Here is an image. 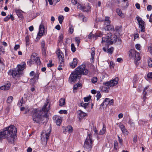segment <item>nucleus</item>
Masks as SVG:
<instances>
[{
  "label": "nucleus",
  "instance_id": "60",
  "mask_svg": "<svg viewBox=\"0 0 152 152\" xmlns=\"http://www.w3.org/2000/svg\"><path fill=\"white\" fill-rule=\"evenodd\" d=\"M10 19V15H8L5 17L4 19V21L5 22L7 21Z\"/></svg>",
  "mask_w": 152,
  "mask_h": 152
},
{
  "label": "nucleus",
  "instance_id": "56",
  "mask_svg": "<svg viewBox=\"0 0 152 152\" xmlns=\"http://www.w3.org/2000/svg\"><path fill=\"white\" fill-rule=\"evenodd\" d=\"M128 123L129 124H130L132 126H133L134 125V122L130 119H129Z\"/></svg>",
  "mask_w": 152,
  "mask_h": 152
},
{
  "label": "nucleus",
  "instance_id": "2",
  "mask_svg": "<svg viewBox=\"0 0 152 152\" xmlns=\"http://www.w3.org/2000/svg\"><path fill=\"white\" fill-rule=\"evenodd\" d=\"M17 133V129L13 125L4 128L0 132V141L6 138L9 143L14 144L15 136Z\"/></svg>",
  "mask_w": 152,
  "mask_h": 152
},
{
  "label": "nucleus",
  "instance_id": "22",
  "mask_svg": "<svg viewBox=\"0 0 152 152\" xmlns=\"http://www.w3.org/2000/svg\"><path fill=\"white\" fill-rule=\"evenodd\" d=\"M79 115L78 117L79 120L80 121L85 117L86 114V113L83 112L80 110H79Z\"/></svg>",
  "mask_w": 152,
  "mask_h": 152
},
{
  "label": "nucleus",
  "instance_id": "53",
  "mask_svg": "<svg viewBox=\"0 0 152 152\" xmlns=\"http://www.w3.org/2000/svg\"><path fill=\"white\" fill-rule=\"evenodd\" d=\"M147 77L149 79H152V72L148 73Z\"/></svg>",
  "mask_w": 152,
  "mask_h": 152
},
{
  "label": "nucleus",
  "instance_id": "54",
  "mask_svg": "<svg viewBox=\"0 0 152 152\" xmlns=\"http://www.w3.org/2000/svg\"><path fill=\"white\" fill-rule=\"evenodd\" d=\"M118 140L119 143L121 145H123V140L118 135Z\"/></svg>",
  "mask_w": 152,
  "mask_h": 152
},
{
  "label": "nucleus",
  "instance_id": "26",
  "mask_svg": "<svg viewBox=\"0 0 152 152\" xmlns=\"http://www.w3.org/2000/svg\"><path fill=\"white\" fill-rule=\"evenodd\" d=\"M64 130L65 132H68L69 133H72L73 131V128L70 125H68L67 127H65Z\"/></svg>",
  "mask_w": 152,
  "mask_h": 152
},
{
  "label": "nucleus",
  "instance_id": "51",
  "mask_svg": "<svg viewBox=\"0 0 152 152\" xmlns=\"http://www.w3.org/2000/svg\"><path fill=\"white\" fill-rule=\"evenodd\" d=\"M114 103V100L113 99H110V100L109 101V103L107 104H109L110 105H113V104Z\"/></svg>",
  "mask_w": 152,
  "mask_h": 152
},
{
  "label": "nucleus",
  "instance_id": "16",
  "mask_svg": "<svg viewBox=\"0 0 152 152\" xmlns=\"http://www.w3.org/2000/svg\"><path fill=\"white\" fill-rule=\"evenodd\" d=\"M11 84L10 82H7V83H5L4 86L0 87V90H7L10 88Z\"/></svg>",
  "mask_w": 152,
  "mask_h": 152
},
{
  "label": "nucleus",
  "instance_id": "63",
  "mask_svg": "<svg viewBox=\"0 0 152 152\" xmlns=\"http://www.w3.org/2000/svg\"><path fill=\"white\" fill-rule=\"evenodd\" d=\"M147 9L148 11H151L152 9V6L150 5H148L147 7Z\"/></svg>",
  "mask_w": 152,
  "mask_h": 152
},
{
  "label": "nucleus",
  "instance_id": "35",
  "mask_svg": "<svg viewBox=\"0 0 152 152\" xmlns=\"http://www.w3.org/2000/svg\"><path fill=\"white\" fill-rule=\"evenodd\" d=\"M13 97L12 96H9L7 100V102L8 103L10 104L11 103L13 100Z\"/></svg>",
  "mask_w": 152,
  "mask_h": 152
},
{
  "label": "nucleus",
  "instance_id": "58",
  "mask_svg": "<svg viewBox=\"0 0 152 152\" xmlns=\"http://www.w3.org/2000/svg\"><path fill=\"white\" fill-rule=\"evenodd\" d=\"M75 40L76 42L77 43L78 45L80 42V39L78 37H76L75 38Z\"/></svg>",
  "mask_w": 152,
  "mask_h": 152
},
{
  "label": "nucleus",
  "instance_id": "42",
  "mask_svg": "<svg viewBox=\"0 0 152 152\" xmlns=\"http://www.w3.org/2000/svg\"><path fill=\"white\" fill-rule=\"evenodd\" d=\"M91 82H92L94 83L95 84L96 83L97 81V78L96 77H93L92 79H91Z\"/></svg>",
  "mask_w": 152,
  "mask_h": 152
},
{
  "label": "nucleus",
  "instance_id": "47",
  "mask_svg": "<svg viewBox=\"0 0 152 152\" xmlns=\"http://www.w3.org/2000/svg\"><path fill=\"white\" fill-rule=\"evenodd\" d=\"M23 102V98L22 97L20 101V102L18 103V105L19 107L21 106Z\"/></svg>",
  "mask_w": 152,
  "mask_h": 152
},
{
  "label": "nucleus",
  "instance_id": "27",
  "mask_svg": "<svg viewBox=\"0 0 152 152\" xmlns=\"http://www.w3.org/2000/svg\"><path fill=\"white\" fill-rule=\"evenodd\" d=\"M115 1L114 0H111L109 1L107 3L108 6H109L110 7H111L115 5Z\"/></svg>",
  "mask_w": 152,
  "mask_h": 152
},
{
  "label": "nucleus",
  "instance_id": "8",
  "mask_svg": "<svg viewBox=\"0 0 152 152\" xmlns=\"http://www.w3.org/2000/svg\"><path fill=\"white\" fill-rule=\"evenodd\" d=\"M78 74L75 70L72 72L69 79V81L70 82H75L77 79H80L81 77Z\"/></svg>",
  "mask_w": 152,
  "mask_h": 152
},
{
  "label": "nucleus",
  "instance_id": "24",
  "mask_svg": "<svg viewBox=\"0 0 152 152\" xmlns=\"http://www.w3.org/2000/svg\"><path fill=\"white\" fill-rule=\"evenodd\" d=\"M57 55L58 58L59 59H64V54L61 51L59 50L57 53Z\"/></svg>",
  "mask_w": 152,
  "mask_h": 152
},
{
  "label": "nucleus",
  "instance_id": "45",
  "mask_svg": "<svg viewBox=\"0 0 152 152\" xmlns=\"http://www.w3.org/2000/svg\"><path fill=\"white\" fill-rule=\"evenodd\" d=\"M4 67V65L3 62L0 59V72L1 70L3 69V68Z\"/></svg>",
  "mask_w": 152,
  "mask_h": 152
},
{
  "label": "nucleus",
  "instance_id": "62",
  "mask_svg": "<svg viewBox=\"0 0 152 152\" xmlns=\"http://www.w3.org/2000/svg\"><path fill=\"white\" fill-rule=\"evenodd\" d=\"M110 100V99L108 98H106L104 100V102H105V105H107L108 104H107L109 103V101Z\"/></svg>",
  "mask_w": 152,
  "mask_h": 152
},
{
  "label": "nucleus",
  "instance_id": "15",
  "mask_svg": "<svg viewBox=\"0 0 152 152\" xmlns=\"http://www.w3.org/2000/svg\"><path fill=\"white\" fill-rule=\"evenodd\" d=\"M149 86H146L145 87L143 90V97H142V99H143V102L142 103V106H144L145 104V99L146 98V95L147 94V91H148V90H147V89L148 88Z\"/></svg>",
  "mask_w": 152,
  "mask_h": 152
},
{
  "label": "nucleus",
  "instance_id": "31",
  "mask_svg": "<svg viewBox=\"0 0 152 152\" xmlns=\"http://www.w3.org/2000/svg\"><path fill=\"white\" fill-rule=\"evenodd\" d=\"M106 132V126L104 125H103L102 129L99 132V135H103Z\"/></svg>",
  "mask_w": 152,
  "mask_h": 152
},
{
  "label": "nucleus",
  "instance_id": "40",
  "mask_svg": "<svg viewBox=\"0 0 152 152\" xmlns=\"http://www.w3.org/2000/svg\"><path fill=\"white\" fill-rule=\"evenodd\" d=\"M117 14L120 16H121L122 15V13L121 10L119 8H117L116 10Z\"/></svg>",
  "mask_w": 152,
  "mask_h": 152
},
{
  "label": "nucleus",
  "instance_id": "46",
  "mask_svg": "<svg viewBox=\"0 0 152 152\" xmlns=\"http://www.w3.org/2000/svg\"><path fill=\"white\" fill-rule=\"evenodd\" d=\"M74 28L72 25L70 26L69 27V32L71 34H72L73 32Z\"/></svg>",
  "mask_w": 152,
  "mask_h": 152
},
{
  "label": "nucleus",
  "instance_id": "57",
  "mask_svg": "<svg viewBox=\"0 0 152 152\" xmlns=\"http://www.w3.org/2000/svg\"><path fill=\"white\" fill-rule=\"evenodd\" d=\"M34 64V62L33 61H31V60H30L29 61H28L27 62V65H28L30 66H31L32 64Z\"/></svg>",
  "mask_w": 152,
  "mask_h": 152
},
{
  "label": "nucleus",
  "instance_id": "14",
  "mask_svg": "<svg viewBox=\"0 0 152 152\" xmlns=\"http://www.w3.org/2000/svg\"><path fill=\"white\" fill-rule=\"evenodd\" d=\"M53 119L57 126H60L61 123V117L58 115H55L53 117Z\"/></svg>",
  "mask_w": 152,
  "mask_h": 152
},
{
  "label": "nucleus",
  "instance_id": "9",
  "mask_svg": "<svg viewBox=\"0 0 152 152\" xmlns=\"http://www.w3.org/2000/svg\"><path fill=\"white\" fill-rule=\"evenodd\" d=\"M44 30L45 27L43 23L42 22L39 26V32L37 34V36L36 40V41H38L40 37L43 35H45V33Z\"/></svg>",
  "mask_w": 152,
  "mask_h": 152
},
{
  "label": "nucleus",
  "instance_id": "6",
  "mask_svg": "<svg viewBox=\"0 0 152 152\" xmlns=\"http://www.w3.org/2000/svg\"><path fill=\"white\" fill-rule=\"evenodd\" d=\"M129 56L134 59V63L136 65H137V62L140 59V54L134 49H132L129 51Z\"/></svg>",
  "mask_w": 152,
  "mask_h": 152
},
{
  "label": "nucleus",
  "instance_id": "64",
  "mask_svg": "<svg viewBox=\"0 0 152 152\" xmlns=\"http://www.w3.org/2000/svg\"><path fill=\"white\" fill-rule=\"evenodd\" d=\"M135 47L138 50H140V45L139 44H137L135 45Z\"/></svg>",
  "mask_w": 152,
  "mask_h": 152
},
{
  "label": "nucleus",
  "instance_id": "28",
  "mask_svg": "<svg viewBox=\"0 0 152 152\" xmlns=\"http://www.w3.org/2000/svg\"><path fill=\"white\" fill-rule=\"evenodd\" d=\"M102 86L101 89L103 91H105L106 92H108L110 89V86Z\"/></svg>",
  "mask_w": 152,
  "mask_h": 152
},
{
  "label": "nucleus",
  "instance_id": "32",
  "mask_svg": "<svg viewBox=\"0 0 152 152\" xmlns=\"http://www.w3.org/2000/svg\"><path fill=\"white\" fill-rule=\"evenodd\" d=\"M146 25H141V26H139V28H140L139 32H144L145 31V28Z\"/></svg>",
  "mask_w": 152,
  "mask_h": 152
},
{
  "label": "nucleus",
  "instance_id": "25",
  "mask_svg": "<svg viewBox=\"0 0 152 152\" xmlns=\"http://www.w3.org/2000/svg\"><path fill=\"white\" fill-rule=\"evenodd\" d=\"M105 30L112 31L113 30V31L114 28L113 25H110V24H107V23L106 24V26L105 27Z\"/></svg>",
  "mask_w": 152,
  "mask_h": 152
},
{
  "label": "nucleus",
  "instance_id": "33",
  "mask_svg": "<svg viewBox=\"0 0 152 152\" xmlns=\"http://www.w3.org/2000/svg\"><path fill=\"white\" fill-rule=\"evenodd\" d=\"M64 38L63 35L62 34H61L58 38V44H61L62 43Z\"/></svg>",
  "mask_w": 152,
  "mask_h": 152
},
{
  "label": "nucleus",
  "instance_id": "44",
  "mask_svg": "<svg viewBox=\"0 0 152 152\" xmlns=\"http://www.w3.org/2000/svg\"><path fill=\"white\" fill-rule=\"evenodd\" d=\"M148 66L150 67L152 66V58H149L148 59Z\"/></svg>",
  "mask_w": 152,
  "mask_h": 152
},
{
  "label": "nucleus",
  "instance_id": "4",
  "mask_svg": "<svg viewBox=\"0 0 152 152\" xmlns=\"http://www.w3.org/2000/svg\"><path fill=\"white\" fill-rule=\"evenodd\" d=\"M86 67L85 64H82L76 68L75 70L78 73V75L81 77L82 75H86L88 74L89 71Z\"/></svg>",
  "mask_w": 152,
  "mask_h": 152
},
{
  "label": "nucleus",
  "instance_id": "20",
  "mask_svg": "<svg viewBox=\"0 0 152 152\" xmlns=\"http://www.w3.org/2000/svg\"><path fill=\"white\" fill-rule=\"evenodd\" d=\"M104 52H106L109 54H112L114 50V48L113 47H111L108 48L107 50L106 48L105 47H103L102 48Z\"/></svg>",
  "mask_w": 152,
  "mask_h": 152
},
{
  "label": "nucleus",
  "instance_id": "11",
  "mask_svg": "<svg viewBox=\"0 0 152 152\" xmlns=\"http://www.w3.org/2000/svg\"><path fill=\"white\" fill-rule=\"evenodd\" d=\"M36 53H33L30 58L31 61H33L34 63H36L37 65H40L41 64V61L40 58L36 56Z\"/></svg>",
  "mask_w": 152,
  "mask_h": 152
},
{
  "label": "nucleus",
  "instance_id": "50",
  "mask_svg": "<svg viewBox=\"0 0 152 152\" xmlns=\"http://www.w3.org/2000/svg\"><path fill=\"white\" fill-rule=\"evenodd\" d=\"M138 24L139 26H141V25H146L145 22L143 20H141V21H140L139 22V23H138Z\"/></svg>",
  "mask_w": 152,
  "mask_h": 152
},
{
  "label": "nucleus",
  "instance_id": "5",
  "mask_svg": "<svg viewBox=\"0 0 152 152\" xmlns=\"http://www.w3.org/2000/svg\"><path fill=\"white\" fill-rule=\"evenodd\" d=\"M92 134H88L84 143V147L86 149L90 150L92 147V145L93 142L92 140Z\"/></svg>",
  "mask_w": 152,
  "mask_h": 152
},
{
  "label": "nucleus",
  "instance_id": "59",
  "mask_svg": "<svg viewBox=\"0 0 152 152\" xmlns=\"http://www.w3.org/2000/svg\"><path fill=\"white\" fill-rule=\"evenodd\" d=\"M137 76L136 75L134 76L133 78V83H135L137 81Z\"/></svg>",
  "mask_w": 152,
  "mask_h": 152
},
{
  "label": "nucleus",
  "instance_id": "49",
  "mask_svg": "<svg viewBox=\"0 0 152 152\" xmlns=\"http://www.w3.org/2000/svg\"><path fill=\"white\" fill-rule=\"evenodd\" d=\"M91 98V96L85 97L84 98V101L85 102H88Z\"/></svg>",
  "mask_w": 152,
  "mask_h": 152
},
{
  "label": "nucleus",
  "instance_id": "1",
  "mask_svg": "<svg viewBox=\"0 0 152 152\" xmlns=\"http://www.w3.org/2000/svg\"><path fill=\"white\" fill-rule=\"evenodd\" d=\"M49 102L47 101L42 109H34L33 110V120L37 123L40 124L43 121V118H47L50 109V104L48 105Z\"/></svg>",
  "mask_w": 152,
  "mask_h": 152
},
{
  "label": "nucleus",
  "instance_id": "37",
  "mask_svg": "<svg viewBox=\"0 0 152 152\" xmlns=\"http://www.w3.org/2000/svg\"><path fill=\"white\" fill-rule=\"evenodd\" d=\"M64 59H60L59 60V66H62L64 65Z\"/></svg>",
  "mask_w": 152,
  "mask_h": 152
},
{
  "label": "nucleus",
  "instance_id": "48",
  "mask_svg": "<svg viewBox=\"0 0 152 152\" xmlns=\"http://www.w3.org/2000/svg\"><path fill=\"white\" fill-rule=\"evenodd\" d=\"M96 97H97V100H98L101 97V95L99 92L97 93V94L96 95Z\"/></svg>",
  "mask_w": 152,
  "mask_h": 152
},
{
  "label": "nucleus",
  "instance_id": "39",
  "mask_svg": "<svg viewBox=\"0 0 152 152\" xmlns=\"http://www.w3.org/2000/svg\"><path fill=\"white\" fill-rule=\"evenodd\" d=\"M110 18L108 17H106L105 18V24H110V21L109 20Z\"/></svg>",
  "mask_w": 152,
  "mask_h": 152
},
{
  "label": "nucleus",
  "instance_id": "18",
  "mask_svg": "<svg viewBox=\"0 0 152 152\" xmlns=\"http://www.w3.org/2000/svg\"><path fill=\"white\" fill-rule=\"evenodd\" d=\"M77 64V59L76 58H74L73 61L69 63L70 67L72 68H75Z\"/></svg>",
  "mask_w": 152,
  "mask_h": 152
},
{
  "label": "nucleus",
  "instance_id": "7",
  "mask_svg": "<svg viewBox=\"0 0 152 152\" xmlns=\"http://www.w3.org/2000/svg\"><path fill=\"white\" fill-rule=\"evenodd\" d=\"M51 132L50 129H48L45 132H42L41 134V140L43 144H46L50 134Z\"/></svg>",
  "mask_w": 152,
  "mask_h": 152
},
{
  "label": "nucleus",
  "instance_id": "21",
  "mask_svg": "<svg viewBox=\"0 0 152 152\" xmlns=\"http://www.w3.org/2000/svg\"><path fill=\"white\" fill-rule=\"evenodd\" d=\"M122 30V27L121 26H116L115 28H114V29H113L114 31H115L117 32L119 34L121 33Z\"/></svg>",
  "mask_w": 152,
  "mask_h": 152
},
{
  "label": "nucleus",
  "instance_id": "13",
  "mask_svg": "<svg viewBox=\"0 0 152 152\" xmlns=\"http://www.w3.org/2000/svg\"><path fill=\"white\" fill-rule=\"evenodd\" d=\"M80 8L82 11L88 12L91 10V7L90 4L88 3H87L84 5H81Z\"/></svg>",
  "mask_w": 152,
  "mask_h": 152
},
{
  "label": "nucleus",
  "instance_id": "17",
  "mask_svg": "<svg viewBox=\"0 0 152 152\" xmlns=\"http://www.w3.org/2000/svg\"><path fill=\"white\" fill-rule=\"evenodd\" d=\"M39 73L38 72H36L34 77L30 79V82L32 83H34L38 79Z\"/></svg>",
  "mask_w": 152,
  "mask_h": 152
},
{
  "label": "nucleus",
  "instance_id": "41",
  "mask_svg": "<svg viewBox=\"0 0 152 152\" xmlns=\"http://www.w3.org/2000/svg\"><path fill=\"white\" fill-rule=\"evenodd\" d=\"M71 50L73 52H75L76 50V48L75 46L74 45L73 43H72L71 45Z\"/></svg>",
  "mask_w": 152,
  "mask_h": 152
},
{
  "label": "nucleus",
  "instance_id": "3",
  "mask_svg": "<svg viewBox=\"0 0 152 152\" xmlns=\"http://www.w3.org/2000/svg\"><path fill=\"white\" fill-rule=\"evenodd\" d=\"M26 64L25 62H23L21 64L18 65L17 68L9 71L8 72L9 75H12L13 78H19L22 74V72L26 68Z\"/></svg>",
  "mask_w": 152,
  "mask_h": 152
},
{
  "label": "nucleus",
  "instance_id": "12",
  "mask_svg": "<svg viewBox=\"0 0 152 152\" xmlns=\"http://www.w3.org/2000/svg\"><path fill=\"white\" fill-rule=\"evenodd\" d=\"M112 36V34L110 32L108 33L105 37H102V43L106 42L108 45H110V40Z\"/></svg>",
  "mask_w": 152,
  "mask_h": 152
},
{
  "label": "nucleus",
  "instance_id": "34",
  "mask_svg": "<svg viewBox=\"0 0 152 152\" xmlns=\"http://www.w3.org/2000/svg\"><path fill=\"white\" fill-rule=\"evenodd\" d=\"M88 103H84L83 102L80 103V106L86 109L88 107Z\"/></svg>",
  "mask_w": 152,
  "mask_h": 152
},
{
  "label": "nucleus",
  "instance_id": "52",
  "mask_svg": "<svg viewBox=\"0 0 152 152\" xmlns=\"http://www.w3.org/2000/svg\"><path fill=\"white\" fill-rule=\"evenodd\" d=\"M59 113L60 114H66L67 113V111L66 110H61L59 111Z\"/></svg>",
  "mask_w": 152,
  "mask_h": 152
},
{
  "label": "nucleus",
  "instance_id": "23",
  "mask_svg": "<svg viewBox=\"0 0 152 152\" xmlns=\"http://www.w3.org/2000/svg\"><path fill=\"white\" fill-rule=\"evenodd\" d=\"M117 37L116 35H113L111 37V39L110 40V45L112 44L113 43H115L117 40Z\"/></svg>",
  "mask_w": 152,
  "mask_h": 152
},
{
  "label": "nucleus",
  "instance_id": "61",
  "mask_svg": "<svg viewBox=\"0 0 152 152\" xmlns=\"http://www.w3.org/2000/svg\"><path fill=\"white\" fill-rule=\"evenodd\" d=\"M42 52L43 55H46L45 48H42Z\"/></svg>",
  "mask_w": 152,
  "mask_h": 152
},
{
  "label": "nucleus",
  "instance_id": "43",
  "mask_svg": "<svg viewBox=\"0 0 152 152\" xmlns=\"http://www.w3.org/2000/svg\"><path fill=\"white\" fill-rule=\"evenodd\" d=\"M114 150H117V149L118 148V143L116 141L115 142H114Z\"/></svg>",
  "mask_w": 152,
  "mask_h": 152
},
{
  "label": "nucleus",
  "instance_id": "30",
  "mask_svg": "<svg viewBox=\"0 0 152 152\" xmlns=\"http://www.w3.org/2000/svg\"><path fill=\"white\" fill-rule=\"evenodd\" d=\"M65 100L64 98H61L59 100V106H62L65 103Z\"/></svg>",
  "mask_w": 152,
  "mask_h": 152
},
{
  "label": "nucleus",
  "instance_id": "38",
  "mask_svg": "<svg viewBox=\"0 0 152 152\" xmlns=\"http://www.w3.org/2000/svg\"><path fill=\"white\" fill-rule=\"evenodd\" d=\"M64 18L62 15H60L58 17V20L60 23L61 24L63 22Z\"/></svg>",
  "mask_w": 152,
  "mask_h": 152
},
{
  "label": "nucleus",
  "instance_id": "19",
  "mask_svg": "<svg viewBox=\"0 0 152 152\" xmlns=\"http://www.w3.org/2000/svg\"><path fill=\"white\" fill-rule=\"evenodd\" d=\"M123 134L125 135H128V134L129 132L126 128L125 126L123 125H121L119 126Z\"/></svg>",
  "mask_w": 152,
  "mask_h": 152
},
{
  "label": "nucleus",
  "instance_id": "36",
  "mask_svg": "<svg viewBox=\"0 0 152 152\" xmlns=\"http://www.w3.org/2000/svg\"><path fill=\"white\" fill-rule=\"evenodd\" d=\"M5 53L4 49L3 46H0V54L3 55Z\"/></svg>",
  "mask_w": 152,
  "mask_h": 152
},
{
  "label": "nucleus",
  "instance_id": "55",
  "mask_svg": "<svg viewBox=\"0 0 152 152\" xmlns=\"http://www.w3.org/2000/svg\"><path fill=\"white\" fill-rule=\"evenodd\" d=\"M41 45L42 48H45V42L44 40H42V41L41 43Z\"/></svg>",
  "mask_w": 152,
  "mask_h": 152
},
{
  "label": "nucleus",
  "instance_id": "10",
  "mask_svg": "<svg viewBox=\"0 0 152 152\" xmlns=\"http://www.w3.org/2000/svg\"><path fill=\"white\" fill-rule=\"evenodd\" d=\"M118 78L116 77L114 79H112L110 81L103 83L104 86H109L110 87H113L116 85L118 83Z\"/></svg>",
  "mask_w": 152,
  "mask_h": 152
},
{
  "label": "nucleus",
  "instance_id": "29",
  "mask_svg": "<svg viewBox=\"0 0 152 152\" xmlns=\"http://www.w3.org/2000/svg\"><path fill=\"white\" fill-rule=\"evenodd\" d=\"M95 35H94L93 37H95V39H96L97 37H101L103 35V32H102L101 31H99L96 34H95Z\"/></svg>",
  "mask_w": 152,
  "mask_h": 152
}]
</instances>
